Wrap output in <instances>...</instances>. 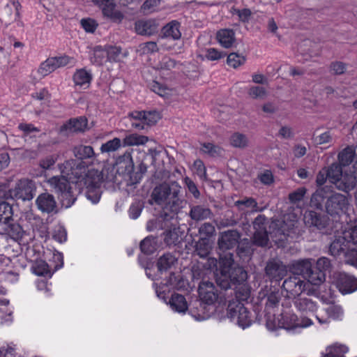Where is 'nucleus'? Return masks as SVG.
Here are the masks:
<instances>
[{"instance_id":"nucleus-51","label":"nucleus","mask_w":357,"mask_h":357,"mask_svg":"<svg viewBox=\"0 0 357 357\" xmlns=\"http://www.w3.org/2000/svg\"><path fill=\"white\" fill-rule=\"evenodd\" d=\"M248 94L252 99L264 100L267 96V91L263 86H252L248 89Z\"/></svg>"},{"instance_id":"nucleus-8","label":"nucleus","mask_w":357,"mask_h":357,"mask_svg":"<svg viewBox=\"0 0 357 357\" xmlns=\"http://www.w3.org/2000/svg\"><path fill=\"white\" fill-rule=\"evenodd\" d=\"M349 206V202L348 198L345 195L338 192L330 195L325 204L327 213L331 216L345 213Z\"/></svg>"},{"instance_id":"nucleus-64","label":"nucleus","mask_w":357,"mask_h":357,"mask_svg":"<svg viewBox=\"0 0 357 357\" xmlns=\"http://www.w3.org/2000/svg\"><path fill=\"white\" fill-rule=\"evenodd\" d=\"M258 178L261 183L269 185L274 181V177L271 171L266 169L258 174Z\"/></svg>"},{"instance_id":"nucleus-29","label":"nucleus","mask_w":357,"mask_h":357,"mask_svg":"<svg viewBox=\"0 0 357 357\" xmlns=\"http://www.w3.org/2000/svg\"><path fill=\"white\" fill-rule=\"evenodd\" d=\"M190 217L195 221H201L210 218L212 212L208 207L202 205L192 206L189 213Z\"/></svg>"},{"instance_id":"nucleus-24","label":"nucleus","mask_w":357,"mask_h":357,"mask_svg":"<svg viewBox=\"0 0 357 357\" xmlns=\"http://www.w3.org/2000/svg\"><path fill=\"white\" fill-rule=\"evenodd\" d=\"M158 28V24L151 20H139L135 23V31L140 35H153L157 32Z\"/></svg>"},{"instance_id":"nucleus-59","label":"nucleus","mask_w":357,"mask_h":357,"mask_svg":"<svg viewBox=\"0 0 357 357\" xmlns=\"http://www.w3.org/2000/svg\"><path fill=\"white\" fill-rule=\"evenodd\" d=\"M9 235L15 241H20L24 236V231L19 224H11L9 226Z\"/></svg>"},{"instance_id":"nucleus-61","label":"nucleus","mask_w":357,"mask_h":357,"mask_svg":"<svg viewBox=\"0 0 357 357\" xmlns=\"http://www.w3.org/2000/svg\"><path fill=\"white\" fill-rule=\"evenodd\" d=\"M159 50L157 43L153 41L143 43L139 46V51L142 54H151Z\"/></svg>"},{"instance_id":"nucleus-7","label":"nucleus","mask_w":357,"mask_h":357,"mask_svg":"<svg viewBox=\"0 0 357 357\" xmlns=\"http://www.w3.org/2000/svg\"><path fill=\"white\" fill-rule=\"evenodd\" d=\"M132 127L137 130H143L146 126H153L160 119L156 111H133L128 114Z\"/></svg>"},{"instance_id":"nucleus-52","label":"nucleus","mask_w":357,"mask_h":357,"mask_svg":"<svg viewBox=\"0 0 357 357\" xmlns=\"http://www.w3.org/2000/svg\"><path fill=\"white\" fill-rule=\"evenodd\" d=\"M33 273L39 276L47 275L50 271L48 264L43 260L36 261L32 266Z\"/></svg>"},{"instance_id":"nucleus-18","label":"nucleus","mask_w":357,"mask_h":357,"mask_svg":"<svg viewBox=\"0 0 357 357\" xmlns=\"http://www.w3.org/2000/svg\"><path fill=\"white\" fill-rule=\"evenodd\" d=\"M303 220L307 226L314 227L318 229L326 228L329 221L326 215L318 214L313 211H306L304 214Z\"/></svg>"},{"instance_id":"nucleus-58","label":"nucleus","mask_w":357,"mask_h":357,"mask_svg":"<svg viewBox=\"0 0 357 357\" xmlns=\"http://www.w3.org/2000/svg\"><path fill=\"white\" fill-rule=\"evenodd\" d=\"M179 238L178 231L176 228L165 232L164 241L167 245L176 244L179 242Z\"/></svg>"},{"instance_id":"nucleus-53","label":"nucleus","mask_w":357,"mask_h":357,"mask_svg":"<svg viewBox=\"0 0 357 357\" xmlns=\"http://www.w3.org/2000/svg\"><path fill=\"white\" fill-rule=\"evenodd\" d=\"M253 243L258 246H267L268 244V236L266 230L255 231L253 237Z\"/></svg>"},{"instance_id":"nucleus-27","label":"nucleus","mask_w":357,"mask_h":357,"mask_svg":"<svg viewBox=\"0 0 357 357\" xmlns=\"http://www.w3.org/2000/svg\"><path fill=\"white\" fill-rule=\"evenodd\" d=\"M217 40L225 48L231 47L235 43V33L232 29H221L217 33Z\"/></svg>"},{"instance_id":"nucleus-39","label":"nucleus","mask_w":357,"mask_h":357,"mask_svg":"<svg viewBox=\"0 0 357 357\" xmlns=\"http://www.w3.org/2000/svg\"><path fill=\"white\" fill-rule=\"evenodd\" d=\"M211 250V245L209 239L206 238H200L195 245V252L202 258L206 257Z\"/></svg>"},{"instance_id":"nucleus-40","label":"nucleus","mask_w":357,"mask_h":357,"mask_svg":"<svg viewBox=\"0 0 357 357\" xmlns=\"http://www.w3.org/2000/svg\"><path fill=\"white\" fill-rule=\"evenodd\" d=\"M355 153L354 149L351 146H347L344 149L338 154V160L341 165L347 166L354 160L355 161Z\"/></svg>"},{"instance_id":"nucleus-33","label":"nucleus","mask_w":357,"mask_h":357,"mask_svg":"<svg viewBox=\"0 0 357 357\" xmlns=\"http://www.w3.org/2000/svg\"><path fill=\"white\" fill-rule=\"evenodd\" d=\"M91 62L96 66H102L107 62V48L96 46L90 55Z\"/></svg>"},{"instance_id":"nucleus-5","label":"nucleus","mask_w":357,"mask_h":357,"mask_svg":"<svg viewBox=\"0 0 357 357\" xmlns=\"http://www.w3.org/2000/svg\"><path fill=\"white\" fill-rule=\"evenodd\" d=\"M227 317L242 328L249 327L252 321L250 312L238 300L229 301L227 307Z\"/></svg>"},{"instance_id":"nucleus-3","label":"nucleus","mask_w":357,"mask_h":357,"mask_svg":"<svg viewBox=\"0 0 357 357\" xmlns=\"http://www.w3.org/2000/svg\"><path fill=\"white\" fill-rule=\"evenodd\" d=\"M181 187L176 181L164 182L154 188L151 193L152 200L164 208L176 212L181 207V200L178 197Z\"/></svg>"},{"instance_id":"nucleus-16","label":"nucleus","mask_w":357,"mask_h":357,"mask_svg":"<svg viewBox=\"0 0 357 357\" xmlns=\"http://www.w3.org/2000/svg\"><path fill=\"white\" fill-rule=\"evenodd\" d=\"M336 285L342 294H349L357 290V278L346 273H339Z\"/></svg>"},{"instance_id":"nucleus-15","label":"nucleus","mask_w":357,"mask_h":357,"mask_svg":"<svg viewBox=\"0 0 357 357\" xmlns=\"http://www.w3.org/2000/svg\"><path fill=\"white\" fill-rule=\"evenodd\" d=\"M61 173V176H54L47 180V183L58 195L72 186L70 182L73 183V185L75 184V178H71L70 175H66L62 172Z\"/></svg>"},{"instance_id":"nucleus-23","label":"nucleus","mask_w":357,"mask_h":357,"mask_svg":"<svg viewBox=\"0 0 357 357\" xmlns=\"http://www.w3.org/2000/svg\"><path fill=\"white\" fill-rule=\"evenodd\" d=\"M357 183V178L351 171V172H342L340 179L337 184V188L342 191H350L354 188Z\"/></svg>"},{"instance_id":"nucleus-11","label":"nucleus","mask_w":357,"mask_h":357,"mask_svg":"<svg viewBox=\"0 0 357 357\" xmlns=\"http://www.w3.org/2000/svg\"><path fill=\"white\" fill-rule=\"evenodd\" d=\"M71 60L72 58L68 56L48 58L40 64L38 72L43 77H45L57 68L68 65Z\"/></svg>"},{"instance_id":"nucleus-20","label":"nucleus","mask_w":357,"mask_h":357,"mask_svg":"<svg viewBox=\"0 0 357 357\" xmlns=\"http://www.w3.org/2000/svg\"><path fill=\"white\" fill-rule=\"evenodd\" d=\"M72 151L74 156L79 160V162H85L86 160H90L91 162H93L96 159L97 155L91 146L79 144L75 146Z\"/></svg>"},{"instance_id":"nucleus-44","label":"nucleus","mask_w":357,"mask_h":357,"mask_svg":"<svg viewBox=\"0 0 357 357\" xmlns=\"http://www.w3.org/2000/svg\"><path fill=\"white\" fill-rule=\"evenodd\" d=\"M150 88L154 93L163 98L169 97L172 96L173 92L172 89L156 81H153L151 84Z\"/></svg>"},{"instance_id":"nucleus-12","label":"nucleus","mask_w":357,"mask_h":357,"mask_svg":"<svg viewBox=\"0 0 357 357\" xmlns=\"http://www.w3.org/2000/svg\"><path fill=\"white\" fill-rule=\"evenodd\" d=\"M287 273V267L276 258L269 259L265 266V274L271 280H281Z\"/></svg>"},{"instance_id":"nucleus-42","label":"nucleus","mask_w":357,"mask_h":357,"mask_svg":"<svg viewBox=\"0 0 357 357\" xmlns=\"http://www.w3.org/2000/svg\"><path fill=\"white\" fill-rule=\"evenodd\" d=\"M176 66V61L169 56H163L159 63L156 65L155 68L163 74H167L168 72L174 69Z\"/></svg>"},{"instance_id":"nucleus-21","label":"nucleus","mask_w":357,"mask_h":357,"mask_svg":"<svg viewBox=\"0 0 357 357\" xmlns=\"http://www.w3.org/2000/svg\"><path fill=\"white\" fill-rule=\"evenodd\" d=\"M21 5L18 0H11L10 3L6 4L3 9V15L8 21H15L21 23L20 10Z\"/></svg>"},{"instance_id":"nucleus-62","label":"nucleus","mask_w":357,"mask_h":357,"mask_svg":"<svg viewBox=\"0 0 357 357\" xmlns=\"http://www.w3.org/2000/svg\"><path fill=\"white\" fill-rule=\"evenodd\" d=\"M315 268L326 274V271H329L331 270V261L326 257H320L317 260Z\"/></svg>"},{"instance_id":"nucleus-49","label":"nucleus","mask_w":357,"mask_h":357,"mask_svg":"<svg viewBox=\"0 0 357 357\" xmlns=\"http://www.w3.org/2000/svg\"><path fill=\"white\" fill-rule=\"evenodd\" d=\"M326 172L328 178L331 183L337 185L342 173L341 167L338 165L333 164Z\"/></svg>"},{"instance_id":"nucleus-25","label":"nucleus","mask_w":357,"mask_h":357,"mask_svg":"<svg viewBox=\"0 0 357 357\" xmlns=\"http://www.w3.org/2000/svg\"><path fill=\"white\" fill-rule=\"evenodd\" d=\"M312 268V259H304L292 262L291 265V270L294 273V275H301L304 278Z\"/></svg>"},{"instance_id":"nucleus-30","label":"nucleus","mask_w":357,"mask_h":357,"mask_svg":"<svg viewBox=\"0 0 357 357\" xmlns=\"http://www.w3.org/2000/svg\"><path fill=\"white\" fill-rule=\"evenodd\" d=\"M234 206L238 210L243 213L250 212H257L259 211L257 201L252 197H245L234 202Z\"/></svg>"},{"instance_id":"nucleus-45","label":"nucleus","mask_w":357,"mask_h":357,"mask_svg":"<svg viewBox=\"0 0 357 357\" xmlns=\"http://www.w3.org/2000/svg\"><path fill=\"white\" fill-rule=\"evenodd\" d=\"M13 217V208L6 202H0V224H7Z\"/></svg>"},{"instance_id":"nucleus-1","label":"nucleus","mask_w":357,"mask_h":357,"mask_svg":"<svg viewBox=\"0 0 357 357\" xmlns=\"http://www.w3.org/2000/svg\"><path fill=\"white\" fill-rule=\"evenodd\" d=\"M59 169L71 178H75V184L81 190L86 189V197L93 204L99 202L101 196L100 185L103 181L102 172L96 169H87L86 162H77L71 159L59 165Z\"/></svg>"},{"instance_id":"nucleus-57","label":"nucleus","mask_w":357,"mask_h":357,"mask_svg":"<svg viewBox=\"0 0 357 357\" xmlns=\"http://www.w3.org/2000/svg\"><path fill=\"white\" fill-rule=\"evenodd\" d=\"M307 189L304 187L299 188L289 195V199L291 204H296L301 202L305 197Z\"/></svg>"},{"instance_id":"nucleus-63","label":"nucleus","mask_w":357,"mask_h":357,"mask_svg":"<svg viewBox=\"0 0 357 357\" xmlns=\"http://www.w3.org/2000/svg\"><path fill=\"white\" fill-rule=\"evenodd\" d=\"M82 27L88 33H93L98 27V23L91 18L82 19L80 22Z\"/></svg>"},{"instance_id":"nucleus-48","label":"nucleus","mask_w":357,"mask_h":357,"mask_svg":"<svg viewBox=\"0 0 357 357\" xmlns=\"http://www.w3.org/2000/svg\"><path fill=\"white\" fill-rule=\"evenodd\" d=\"M121 146V142L119 138L115 137L102 144L100 148L102 153L114 152Z\"/></svg>"},{"instance_id":"nucleus-35","label":"nucleus","mask_w":357,"mask_h":357,"mask_svg":"<svg viewBox=\"0 0 357 357\" xmlns=\"http://www.w3.org/2000/svg\"><path fill=\"white\" fill-rule=\"evenodd\" d=\"M296 307L303 312H314L317 310L316 303L307 297H300L294 301Z\"/></svg>"},{"instance_id":"nucleus-54","label":"nucleus","mask_w":357,"mask_h":357,"mask_svg":"<svg viewBox=\"0 0 357 357\" xmlns=\"http://www.w3.org/2000/svg\"><path fill=\"white\" fill-rule=\"evenodd\" d=\"M107 61L118 62L122 58L121 49L116 46L107 47Z\"/></svg>"},{"instance_id":"nucleus-17","label":"nucleus","mask_w":357,"mask_h":357,"mask_svg":"<svg viewBox=\"0 0 357 357\" xmlns=\"http://www.w3.org/2000/svg\"><path fill=\"white\" fill-rule=\"evenodd\" d=\"M36 205L42 213H51L56 211V202L54 197L48 192L39 195L36 199Z\"/></svg>"},{"instance_id":"nucleus-38","label":"nucleus","mask_w":357,"mask_h":357,"mask_svg":"<svg viewBox=\"0 0 357 357\" xmlns=\"http://www.w3.org/2000/svg\"><path fill=\"white\" fill-rule=\"evenodd\" d=\"M312 285L319 286L326 280V275L312 267L305 278Z\"/></svg>"},{"instance_id":"nucleus-37","label":"nucleus","mask_w":357,"mask_h":357,"mask_svg":"<svg viewBox=\"0 0 357 357\" xmlns=\"http://www.w3.org/2000/svg\"><path fill=\"white\" fill-rule=\"evenodd\" d=\"M237 254L243 259H250L253 252L252 243L250 240L244 238L238 243Z\"/></svg>"},{"instance_id":"nucleus-55","label":"nucleus","mask_w":357,"mask_h":357,"mask_svg":"<svg viewBox=\"0 0 357 357\" xmlns=\"http://www.w3.org/2000/svg\"><path fill=\"white\" fill-rule=\"evenodd\" d=\"M245 60V57L242 54L233 52L228 55L227 62L231 67L236 68L244 64Z\"/></svg>"},{"instance_id":"nucleus-28","label":"nucleus","mask_w":357,"mask_h":357,"mask_svg":"<svg viewBox=\"0 0 357 357\" xmlns=\"http://www.w3.org/2000/svg\"><path fill=\"white\" fill-rule=\"evenodd\" d=\"M92 80V74L91 71L85 68L78 69L73 75V81L76 86L88 88Z\"/></svg>"},{"instance_id":"nucleus-22","label":"nucleus","mask_w":357,"mask_h":357,"mask_svg":"<svg viewBox=\"0 0 357 357\" xmlns=\"http://www.w3.org/2000/svg\"><path fill=\"white\" fill-rule=\"evenodd\" d=\"M80 192L81 190L79 188L73 185L60 193L59 198L62 206L65 208L70 207L77 199V196Z\"/></svg>"},{"instance_id":"nucleus-41","label":"nucleus","mask_w":357,"mask_h":357,"mask_svg":"<svg viewBox=\"0 0 357 357\" xmlns=\"http://www.w3.org/2000/svg\"><path fill=\"white\" fill-rule=\"evenodd\" d=\"M176 261V259L173 255L170 253L164 254L158 259L157 263L158 271L160 272L167 271L174 264Z\"/></svg>"},{"instance_id":"nucleus-36","label":"nucleus","mask_w":357,"mask_h":357,"mask_svg":"<svg viewBox=\"0 0 357 357\" xmlns=\"http://www.w3.org/2000/svg\"><path fill=\"white\" fill-rule=\"evenodd\" d=\"M354 199L357 206V190L354 193ZM350 245L349 251L346 252V263L357 268V236Z\"/></svg>"},{"instance_id":"nucleus-46","label":"nucleus","mask_w":357,"mask_h":357,"mask_svg":"<svg viewBox=\"0 0 357 357\" xmlns=\"http://www.w3.org/2000/svg\"><path fill=\"white\" fill-rule=\"evenodd\" d=\"M148 142V137L137 134H131L123 139L124 146H139L145 144Z\"/></svg>"},{"instance_id":"nucleus-4","label":"nucleus","mask_w":357,"mask_h":357,"mask_svg":"<svg viewBox=\"0 0 357 357\" xmlns=\"http://www.w3.org/2000/svg\"><path fill=\"white\" fill-rule=\"evenodd\" d=\"M356 236L357 225L345 228L341 232H337L330 245V254L335 257L343 254L346 259V252L349 251L350 244L353 243Z\"/></svg>"},{"instance_id":"nucleus-26","label":"nucleus","mask_w":357,"mask_h":357,"mask_svg":"<svg viewBox=\"0 0 357 357\" xmlns=\"http://www.w3.org/2000/svg\"><path fill=\"white\" fill-rule=\"evenodd\" d=\"M330 189L328 187H323L317 189L312 195L310 204L317 209H322L323 203L330 196Z\"/></svg>"},{"instance_id":"nucleus-10","label":"nucleus","mask_w":357,"mask_h":357,"mask_svg":"<svg viewBox=\"0 0 357 357\" xmlns=\"http://www.w3.org/2000/svg\"><path fill=\"white\" fill-rule=\"evenodd\" d=\"M200 300L207 305H212L218 299L222 303L221 293L218 291V288L212 282L203 280L200 282L198 289Z\"/></svg>"},{"instance_id":"nucleus-50","label":"nucleus","mask_w":357,"mask_h":357,"mask_svg":"<svg viewBox=\"0 0 357 357\" xmlns=\"http://www.w3.org/2000/svg\"><path fill=\"white\" fill-rule=\"evenodd\" d=\"M140 249L146 255L152 254L156 249L155 238L152 236L145 238L140 243Z\"/></svg>"},{"instance_id":"nucleus-32","label":"nucleus","mask_w":357,"mask_h":357,"mask_svg":"<svg viewBox=\"0 0 357 357\" xmlns=\"http://www.w3.org/2000/svg\"><path fill=\"white\" fill-rule=\"evenodd\" d=\"M169 303L171 308L178 313L185 312L188 310L187 301L185 297L181 294H172Z\"/></svg>"},{"instance_id":"nucleus-19","label":"nucleus","mask_w":357,"mask_h":357,"mask_svg":"<svg viewBox=\"0 0 357 357\" xmlns=\"http://www.w3.org/2000/svg\"><path fill=\"white\" fill-rule=\"evenodd\" d=\"M115 167L119 174L130 175L134 170V162L131 153L126 152L119 156L116 160Z\"/></svg>"},{"instance_id":"nucleus-13","label":"nucleus","mask_w":357,"mask_h":357,"mask_svg":"<svg viewBox=\"0 0 357 357\" xmlns=\"http://www.w3.org/2000/svg\"><path fill=\"white\" fill-rule=\"evenodd\" d=\"M306 283L297 275L290 276L282 284V289L287 292V296L289 298H295L301 295L305 290Z\"/></svg>"},{"instance_id":"nucleus-31","label":"nucleus","mask_w":357,"mask_h":357,"mask_svg":"<svg viewBox=\"0 0 357 357\" xmlns=\"http://www.w3.org/2000/svg\"><path fill=\"white\" fill-rule=\"evenodd\" d=\"M179 28L180 23L176 20H173L162 28V35L165 38H171L174 40H178L181 36Z\"/></svg>"},{"instance_id":"nucleus-43","label":"nucleus","mask_w":357,"mask_h":357,"mask_svg":"<svg viewBox=\"0 0 357 357\" xmlns=\"http://www.w3.org/2000/svg\"><path fill=\"white\" fill-rule=\"evenodd\" d=\"M229 142L234 147L244 149L248 145V139L244 134L235 132L231 135Z\"/></svg>"},{"instance_id":"nucleus-47","label":"nucleus","mask_w":357,"mask_h":357,"mask_svg":"<svg viewBox=\"0 0 357 357\" xmlns=\"http://www.w3.org/2000/svg\"><path fill=\"white\" fill-rule=\"evenodd\" d=\"M86 119L84 118H79L70 120L68 123L66 125V128L70 132H82L86 128Z\"/></svg>"},{"instance_id":"nucleus-56","label":"nucleus","mask_w":357,"mask_h":357,"mask_svg":"<svg viewBox=\"0 0 357 357\" xmlns=\"http://www.w3.org/2000/svg\"><path fill=\"white\" fill-rule=\"evenodd\" d=\"M201 151L204 153H207L210 156H217L220 155L222 153V149L216 145H214L212 143H204L202 144Z\"/></svg>"},{"instance_id":"nucleus-60","label":"nucleus","mask_w":357,"mask_h":357,"mask_svg":"<svg viewBox=\"0 0 357 357\" xmlns=\"http://www.w3.org/2000/svg\"><path fill=\"white\" fill-rule=\"evenodd\" d=\"M215 232V227L209 222L204 223L199 229V233L202 236L201 238H208L212 236Z\"/></svg>"},{"instance_id":"nucleus-2","label":"nucleus","mask_w":357,"mask_h":357,"mask_svg":"<svg viewBox=\"0 0 357 357\" xmlns=\"http://www.w3.org/2000/svg\"><path fill=\"white\" fill-rule=\"evenodd\" d=\"M248 278L247 272L234 264L233 255L227 253L220 257V273L216 281L222 289H227L233 284H241Z\"/></svg>"},{"instance_id":"nucleus-34","label":"nucleus","mask_w":357,"mask_h":357,"mask_svg":"<svg viewBox=\"0 0 357 357\" xmlns=\"http://www.w3.org/2000/svg\"><path fill=\"white\" fill-rule=\"evenodd\" d=\"M326 352L321 357H345L344 354L349 351L347 346L335 343L326 348Z\"/></svg>"},{"instance_id":"nucleus-6","label":"nucleus","mask_w":357,"mask_h":357,"mask_svg":"<svg viewBox=\"0 0 357 357\" xmlns=\"http://www.w3.org/2000/svg\"><path fill=\"white\" fill-rule=\"evenodd\" d=\"M37 185L36 182L27 178L18 180L10 190L13 198L21 199L23 202L31 201L36 195Z\"/></svg>"},{"instance_id":"nucleus-14","label":"nucleus","mask_w":357,"mask_h":357,"mask_svg":"<svg viewBox=\"0 0 357 357\" xmlns=\"http://www.w3.org/2000/svg\"><path fill=\"white\" fill-rule=\"evenodd\" d=\"M240 238V233L235 229L221 232L218 239V248L222 251L232 249L239 243Z\"/></svg>"},{"instance_id":"nucleus-9","label":"nucleus","mask_w":357,"mask_h":357,"mask_svg":"<svg viewBox=\"0 0 357 357\" xmlns=\"http://www.w3.org/2000/svg\"><path fill=\"white\" fill-rule=\"evenodd\" d=\"M93 2L102 11L105 18L114 23H121L124 15L116 8L114 0H93Z\"/></svg>"}]
</instances>
